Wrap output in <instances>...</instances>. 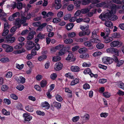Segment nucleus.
I'll list each match as a JSON object with an SVG mask.
<instances>
[{
	"label": "nucleus",
	"instance_id": "obj_45",
	"mask_svg": "<svg viewBox=\"0 0 124 124\" xmlns=\"http://www.w3.org/2000/svg\"><path fill=\"white\" fill-rule=\"evenodd\" d=\"M26 17L23 16H22L20 21L21 24L23 23L26 22Z\"/></svg>",
	"mask_w": 124,
	"mask_h": 124
},
{
	"label": "nucleus",
	"instance_id": "obj_32",
	"mask_svg": "<svg viewBox=\"0 0 124 124\" xmlns=\"http://www.w3.org/2000/svg\"><path fill=\"white\" fill-rule=\"evenodd\" d=\"M90 9L88 8H84L81 10V13L83 14H85L88 12Z\"/></svg>",
	"mask_w": 124,
	"mask_h": 124
},
{
	"label": "nucleus",
	"instance_id": "obj_42",
	"mask_svg": "<svg viewBox=\"0 0 124 124\" xmlns=\"http://www.w3.org/2000/svg\"><path fill=\"white\" fill-rule=\"evenodd\" d=\"M53 104L55 107L57 108H60L61 106V105L60 103L54 102L53 103Z\"/></svg>",
	"mask_w": 124,
	"mask_h": 124
},
{
	"label": "nucleus",
	"instance_id": "obj_57",
	"mask_svg": "<svg viewBox=\"0 0 124 124\" xmlns=\"http://www.w3.org/2000/svg\"><path fill=\"white\" fill-rule=\"evenodd\" d=\"M74 8V6L72 4H70L67 7V9L69 11L72 10Z\"/></svg>",
	"mask_w": 124,
	"mask_h": 124
},
{
	"label": "nucleus",
	"instance_id": "obj_8",
	"mask_svg": "<svg viewBox=\"0 0 124 124\" xmlns=\"http://www.w3.org/2000/svg\"><path fill=\"white\" fill-rule=\"evenodd\" d=\"M71 70L72 71L78 72L80 71V69L79 67L77 66H72L70 68Z\"/></svg>",
	"mask_w": 124,
	"mask_h": 124
},
{
	"label": "nucleus",
	"instance_id": "obj_56",
	"mask_svg": "<svg viewBox=\"0 0 124 124\" xmlns=\"http://www.w3.org/2000/svg\"><path fill=\"white\" fill-rule=\"evenodd\" d=\"M79 118V117L78 116H77L73 117L72 119V120L73 122H76L78 121Z\"/></svg>",
	"mask_w": 124,
	"mask_h": 124
},
{
	"label": "nucleus",
	"instance_id": "obj_1",
	"mask_svg": "<svg viewBox=\"0 0 124 124\" xmlns=\"http://www.w3.org/2000/svg\"><path fill=\"white\" fill-rule=\"evenodd\" d=\"M105 3V8L110 9V10H108V11L105 14H101L99 16V18L103 21L108 19L111 21L116 20L118 19V17L113 14L116 13V9H120L121 6L112 3L111 0H107Z\"/></svg>",
	"mask_w": 124,
	"mask_h": 124
},
{
	"label": "nucleus",
	"instance_id": "obj_52",
	"mask_svg": "<svg viewBox=\"0 0 124 124\" xmlns=\"http://www.w3.org/2000/svg\"><path fill=\"white\" fill-rule=\"evenodd\" d=\"M8 88V86L6 85H3L1 87V89L2 91H5L7 90Z\"/></svg>",
	"mask_w": 124,
	"mask_h": 124
},
{
	"label": "nucleus",
	"instance_id": "obj_24",
	"mask_svg": "<svg viewBox=\"0 0 124 124\" xmlns=\"http://www.w3.org/2000/svg\"><path fill=\"white\" fill-rule=\"evenodd\" d=\"M96 47L99 49H101L104 48V45L102 43H98L96 45Z\"/></svg>",
	"mask_w": 124,
	"mask_h": 124
},
{
	"label": "nucleus",
	"instance_id": "obj_48",
	"mask_svg": "<svg viewBox=\"0 0 124 124\" xmlns=\"http://www.w3.org/2000/svg\"><path fill=\"white\" fill-rule=\"evenodd\" d=\"M45 35L41 33H39L37 36V37L39 39H42L45 38Z\"/></svg>",
	"mask_w": 124,
	"mask_h": 124
},
{
	"label": "nucleus",
	"instance_id": "obj_53",
	"mask_svg": "<svg viewBox=\"0 0 124 124\" xmlns=\"http://www.w3.org/2000/svg\"><path fill=\"white\" fill-rule=\"evenodd\" d=\"M16 67L18 69H19L21 70L23 68L24 66V65L23 64H22L21 65H19V64H16Z\"/></svg>",
	"mask_w": 124,
	"mask_h": 124
},
{
	"label": "nucleus",
	"instance_id": "obj_21",
	"mask_svg": "<svg viewBox=\"0 0 124 124\" xmlns=\"http://www.w3.org/2000/svg\"><path fill=\"white\" fill-rule=\"evenodd\" d=\"M105 1L97 4L95 6L97 7H104L105 8Z\"/></svg>",
	"mask_w": 124,
	"mask_h": 124
},
{
	"label": "nucleus",
	"instance_id": "obj_55",
	"mask_svg": "<svg viewBox=\"0 0 124 124\" xmlns=\"http://www.w3.org/2000/svg\"><path fill=\"white\" fill-rule=\"evenodd\" d=\"M76 35V33L74 32L70 33L68 34V36L70 38H73Z\"/></svg>",
	"mask_w": 124,
	"mask_h": 124
},
{
	"label": "nucleus",
	"instance_id": "obj_23",
	"mask_svg": "<svg viewBox=\"0 0 124 124\" xmlns=\"http://www.w3.org/2000/svg\"><path fill=\"white\" fill-rule=\"evenodd\" d=\"M89 27L88 25L86 27H84L83 26H81L80 27V29L83 31L87 32L88 31H90V30L88 29Z\"/></svg>",
	"mask_w": 124,
	"mask_h": 124
},
{
	"label": "nucleus",
	"instance_id": "obj_44",
	"mask_svg": "<svg viewBox=\"0 0 124 124\" xmlns=\"http://www.w3.org/2000/svg\"><path fill=\"white\" fill-rule=\"evenodd\" d=\"M83 87L84 89L85 90H86L87 89H89L90 88V86L89 84L86 83L83 85Z\"/></svg>",
	"mask_w": 124,
	"mask_h": 124
},
{
	"label": "nucleus",
	"instance_id": "obj_27",
	"mask_svg": "<svg viewBox=\"0 0 124 124\" xmlns=\"http://www.w3.org/2000/svg\"><path fill=\"white\" fill-rule=\"evenodd\" d=\"M13 50V48L12 47L10 46L9 45L6 49V52H9L12 51Z\"/></svg>",
	"mask_w": 124,
	"mask_h": 124
},
{
	"label": "nucleus",
	"instance_id": "obj_38",
	"mask_svg": "<svg viewBox=\"0 0 124 124\" xmlns=\"http://www.w3.org/2000/svg\"><path fill=\"white\" fill-rule=\"evenodd\" d=\"M16 88L19 90L21 91L24 89V86L22 85H19L17 86Z\"/></svg>",
	"mask_w": 124,
	"mask_h": 124
},
{
	"label": "nucleus",
	"instance_id": "obj_19",
	"mask_svg": "<svg viewBox=\"0 0 124 124\" xmlns=\"http://www.w3.org/2000/svg\"><path fill=\"white\" fill-rule=\"evenodd\" d=\"M81 3V1L79 0H76L74 2L75 6L77 8H78L80 7Z\"/></svg>",
	"mask_w": 124,
	"mask_h": 124
},
{
	"label": "nucleus",
	"instance_id": "obj_37",
	"mask_svg": "<svg viewBox=\"0 0 124 124\" xmlns=\"http://www.w3.org/2000/svg\"><path fill=\"white\" fill-rule=\"evenodd\" d=\"M17 8L19 10L21 9L22 8V3L21 2L17 3Z\"/></svg>",
	"mask_w": 124,
	"mask_h": 124
},
{
	"label": "nucleus",
	"instance_id": "obj_2",
	"mask_svg": "<svg viewBox=\"0 0 124 124\" xmlns=\"http://www.w3.org/2000/svg\"><path fill=\"white\" fill-rule=\"evenodd\" d=\"M102 62L104 63L110 64L112 62V60L110 57H104L102 59Z\"/></svg>",
	"mask_w": 124,
	"mask_h": 124
},
{
	"label": "nucleus",
	"instance_id": "obj_11",
	"mask_svg": "<svg viewBox=\"0 0 124 124\" xmlns=\"http://www.w3.org/2000/svg\"><path fill=\"white\" fill-rule=\"evenodd\" d=\"M103 38L105 39L104 41L105 43H108L112 41L113 40V38L111 37H108V36L106 37L104 36Z\"/></svg>",
	"mask_w": 124,
	"mask_h": 124
},
{
	"label": "nucleus",
	"instance_id": "obj_31",
	"mask_svg": "<svg viewBox=\"0 0 124 124\" xmlns=\"http://www.w3.org/2000/svg\"><path fill=\"white\" fill-rule=\"evenodd\" d=\"M25 108L26 110L30 112H32L33 110V107L31 106H28Z\"/></svg>",
	"mask_w": 124,
	"mask_h": 124
},
{
	"label": "nucleus",
	"instance_id": "obj_51",
	"mask_svg": "<svg viewBox=\"0 0 124 124\" xmlns=\"http://www.w3.org/2000/svg\"><path fill=\"white\" fill-rule=\"evenodd\" d=\"M92 38H98V36L96 34V32L95 31H93L92 32Z\"/></svg>",
	"mask_w": 124,
	"mask_h": 124
},
{
	"label": "nucleus",
	"instance_id": "obj_9",
	"mask_svg": "<svg viewBox=\"0 0 124 124\" xmlns=\"http://www.w3.org/2000/svg\"><path fill=\"white\" fill-rule=\"evenodd\" d=\"M90 42L92 43H100L101 40L98 38H93L90 40Z\"/></svg>",
	"mask_w": 124,
	"mask_h": 124
},
{
	"label": "nucleus",
	"instance_id": "obj_54",
	"mask_svg": "<svg viewBox=\"0 0 124 124\" xmlns=\"http://www.w3.org/2000/svg\"><path fill=\"white\" fill-rule=\"evenodd\" d=\"M46 55H43L39 57L38 58V60L39 61H41L46 59Z\"/></svg>",
	"mask_w": 124,
	"mask_h": 124
},
{
	"label": "nucleus",
	"instance_id": "obj_6",
	"mask_svg": "<svg viewBox=\"0 0 124 124\" xmlns=\"http://www.w3.org/2000/svg\"><path fill=\"white\" fill-rule=\"evenodd\" d=\"M23 116L25 121H30L32 118V117L27 114H24Z\"/></svg>",
	"mask_w": 124,
	"mask_h": 124
},
{
	"label": "nucleus",
	"instance_id": "obj_43",
	"mask_svg": "<svg viewBox=\"0 0 124 124\" xmlns=\"http://www.w3.org/2000/svg\"><path fill=\"white\" fill-rule=\"evenodd\" d=\"M102 54L101 53L100 51L96 52L94 53L93 54V55L94 57L99 56Z\"/></svg>",
	"mask_w": 124,
	"mask_h": 124
},
{
	"label": "nucleus",
	"instance_id": "obj_29",
	"mask_svg": "<svg viewBox=\"0 0 124 124\" xmlns=\"http://www.w3.org/2000/svg\"><path fill=\"white\" fill-rule=\"evenodd\" d=\"M79 82L78 80L76 78L74 80H72L70 84V85H74L75 84L78 83Z\"/></svg>",
	"mask_w": 124,
	"mask_h": 124
},
{
	"label": "nucleus",
	"instance_id": "obj_40",
	"mask_svg": "<svg viewBox=\"0 0 124 124\" xmlns=\"http://www.w3.org/2000/svg\"><path fill=\"white\" fill-rule=\"evenodd\" d=\"M56 100L59 101H61L62 100V97L58 94H57L56 96Z\"/></svg>",
	"mask_w": 124,
	"mask_h": 124
},
{
	"label": "nucleus",
	"instance_id": "obj_30",
	"mask_svg": "<svg viewBox=\"0 0 124 124\" xmlns=\"http://www.w3.org/2000/svg\"><path fill=\"white\" fill-rule=\"evenodd\" d=\"M61 59V58L60 57L56 56L53 57V60L54 62H57L60 61Z\"/></svg>",
	"mask_w": 124,
	"mask_h": 124
},
{
	"label": "nucleus",
	"instance_id": "obj_33",
	"mask_svg": "<svg viewBox=\"0 0 124 124\" xmlns=\"http://www.w3.org/2000/svg\"><path fill=\"white\" fill-rule=\"evenodd\" d=\"M71 15L70 14H68L65 15L63 17L64 19L65 20H67L69 19L71 17Z\"/></svg>",
	"mask_w": 124,
	"mask_h": 124
},
{
	"label": "nucleus",
	"instance_id": "obj_36",
	"mask_svg": "<svg viewBox=\"0 0 124 124\" xmlns=\"http://www.w3.org/2000/svg\"><path fill=\"white\" fill-rule=\"evenodd\" d=\"M112 53L115 54L116 55H118L119 52L117 49L112 48Z\"/></svg>",
	"mask_w": 124,
	"mask_h": 124
},
{
	"label": "nucleus",
	"instance_id": "obj_64",
	"mask_svg": "<svg viewBox=\"0 0 124 124\" xmlns=\"http://www.w3.org/2000/svg\"><path fill=\"white\" fill-rule=\"evenodd\" d=\"M124 61L123 60H120L119 61H118V62H117V66L118 67H119L124 62Z\"/></svg>",
	"mask_w": 124,
	"mask_h": 124
},
{
	"label": "nucleus",
	"instance_id": "obj_61",
	"mask_svg": "<svg viewBox=\"0 0 124 124\" xmlns=\"http://www.w3.org/2000/svg\"><path fill=\"white\" fill-rule=\"evenodd\" d=\"M37 114L39 115L44 116L45 115L44 113L42 111H41L40 110H37L36 111Z\"/></svg>",
	"mask_w": 124,
	"mask_h": 124
},
{
	"label": "nucleus",
	"instance_id": "obj_26",
	"mask_svg": "<svg viewBox=\"0 0 124 124\" xmlns=\"http://www.w3.org/2000/svg\"><path fill=\"white\" fill-rule=\"evenodd\" d=\"M47 84L46 81L45 80H43L41 81L40 84L42 87H44L46 86Z\"/></svg>",
	"mask_w": 124,
	"mask_h": 124
},
{
	"label": "nucleus",
	"instance_id": "obj_15",
	"mask_svg": "<svg viewBox=\"0 0 124 124\" xmlns=\"http://www.w3.org/2000/svg\"><path fill=\"white\" fill-rule=\"evenodd\" d=\"M42 106L43 107L45 108L48 109L50 107V105L47 102H45L42 103Z\"/></svg>",
	"mask_w": 124,
	"mask_h": 124
},
{
	"label": "nucleus",
	"instance_id": "obj_18",
	"mask_svg": "<svg viewBox=\"0 0 124 124\" xmlns=\"http://www.w3.org/2000/svg\"><path fill=\"white\" fill-rule=\"evenodd\" d=\"M74 25L73 23H71L69 24L66 26V28L68 30L71 29L73 27Z\"/></svg>",
	"mask_w": 124,
	"mask_h": 124
},
{
	"label": "nucleus",
	"instance_id": "obj_49",
	"mask_svg": "<svg viewBox=\"0 0 124 124\" xmlns=\"http://www.w3.org/2000/svg\"><path fill=\"white\" fill-rule=\"evenodd\" d=\"M92 42H91L89 41L85 42L84 43V45L86 46L90 47L92 46Z\"/></svg>",
	"mask_w": 124,
	"mask_h": 124
},
{
	"label": "nucleus",
	"instance_id": "obj_35",
	"mask_svg": "<svg viewBox=\"0 0 124 124\" xmlns=\"http://www.w3.org/2000/svg\"><path fill=\"white\" fill-rule=\"evenodd\" d=\"M112 37L114 38H119L120 37V35L119 33H115L112 34Z\"/></svg>",
	"mask_w": 124,
	"mask_h": 124
},
{
	"label": "nucleus",
	"instance_id": "obj_17",
	"mask_svg": "<svg viewBox=\"0 0 124 124\" xmlns=\"http://www.w3.org/2000/svg\"><path fill=\"white\" fill-rule=\"evenodd\" d=\"M73 54L71 53H70L68 54L67 57L66 58V59L67 60H70L73 59H74V60H75V59L73 58Z\"/></svg>",
	"mask_w": 124,
	"mask_h": 124
},
{
	"label": "nucleus",
	"instance_id": "obj_13",
	"mask_svg": "<svg viewBox=\"0 0 124 124\" xmlns=\"http://www.w3.org/2000/svg\"><path fill=\"white\" fill-rule=\"evenodd\" d=\"M119 43L118 41H114L110 43V46L111 47H115L117 46H118V44Z\"/></svg>",
	"mask_w": 124,
	"mask_h": 124
},
{
	"label": "nucleus",
	"instance_id": "obj_3",
	"mask_svg": "<svg viewBox=\"0 0 124 124\" xmlns=\"http://www.w3.org/2000/svg\"><path fill=\"white\" fill-rule=\"evenodd\" d=\"M5 39H6V41L8 43H12L15 40V38L14 37H11V36L9 35L7 36Z\"/></svg>",
	"mask_w": 124,
	"mask_h": 124
},
{
	"label": "nucleus",
	"instance_id": "obj_39",
	"mask_svg": "<svg viewBox=\"0 0 124 124\" xmlns=\"http://www.w3.org/2000/svg\"><path fill=\"white\" fill-rule=\"evenodd\" d=\"M110 32V29L108 28H106L105 30L104 33L106 37H107L109 35Z\"/></svg>",
	"mask_w": 124,
	"mask_h": 124
},
{
	"label": "nucleus",
	"instance_id": "obj_62",
	"mask_svg": "<svg viewBox=\"0 0 124 124\" xmlns=\"http://www.w3.org/2000/svg\"><path fill=\"white\" fill-rule=\"evenodd\" d=\"M20 81L19 83H24L25 82V79L24 78L22 77V76L20 77Z\"/></svg>",
	"mask_w": 124,
	"mask_h": 124
},
{
	"label": "nucleus",
	"instance_id": "obj_7",
	"mask_svg": "<svg viewBox=\"0 0 124 124\" xmlns=\"http://www.w3.org/2000/svg\"><path fill=\"white\" fill-rule=\"evenodd\" d=\"M90 33V31H88L87 32L83 31H81L79 32V35L80 37H82L86 35H88Z\"/></svg>",
	"mask_w": 124,
	"mask_h": 124
},
{
	"label": "nucleus",
	"instance_id": "obj_4",
	"mask_svg": "<svg viewBox=\"0 0 124 124\" xmlns=\"http://www.w3.org/2000/svg\"><path fill=\"white\" fill-rule=\"evenodd\" d=\"M35 31H33L30 32L28 34V36L27 37V39L29 40L32 39L34 38V36L36 34Z\"/></svg>",
	"mask_w": 124,
	"mask_h": 124
},
{
	"label": "nucleus",
	"instance_id": "obj_22",
	"mask_svg": "<svg viewBox=\"0 0 124 124\" xmlns=\"http://www.w3.org/2000/svg\"><path fill=\"white\" fill-rule=\"evenodd\" d=\"M87 51V49L85 47H83L80 48L78 50L79 53L82 54L83 53H85Z\"/></svg>",
	"mask_w": 124,
	"mask_h": 124
},
{
	"label": "nucleus",
	"instance_id": "obj_28",
	"mask_svg": "<svg viewBox=\"0 0 124 124\" xmlns=\"http://www.w3.org/2000/svg\"><path fill=\"white\" fill-rule=\"evenodd\" d=\"M73 42V40L71 39H67L64 41V43L67 44H71Z\"/></svg>",
	"mask_w": 124,
	"mask_h": 124
},
{
	"label": "nucleus",
	"instance_id": "obj_20",
	"mask_svg": "<svg viewBox=\"0 0 124 124\" xmlns=\"http://www.w3.org/2000/svg\"><path fill=\"white\" fill-rule=\"evenodd\" d=\"M92 0H81L82 4L83 5H86L89 3Z\"/></svg>",
	"mask_w": 124,
	"mask_h": 124
},
{
	"label": "nucleus",
	"instance_id": "obj_41",
	"mask_svg": "<svg viewBox=\"0 0 124 124\" xmlns=\"http://www.w3.org/2000/svg\"><path fill=\"white\" fill-rule=\"evenodd\" d=\"M9 30L7 29H4L3 32L2 34V36H4L6 35L9 32Z\"/></svg>",
	"mask_w": 124,
	"mask_h": 124
},
{
	"label": "nucleus",
	"instance_id": "obj_14",
	"mask_svg": "<svg viewBox=\"0 0 124 124\" xmlns=\"http://www.w3.org/2000/svg\"><path fill=\"white\" fill-rule=\"evenodd\" d=\"M47 25L46 23H42L41 24H40L39 27L37 29V30H39L40 31H42L43 28L44 27H45Z\"/></svg>",
	"mask_w": 124,
	"mask_h": 124
},
{
	"label": "nucleus",
	"instance_id": "obj_34",
	"mask_svg": "<svg viewBox=\"0 0 124 124\" xmlns=\"http://www.w3.org/2000/svg\"><path fill=\"white\" fill-rule=\"evenodd\" d=\"M24 44V43H20L19 44L16 46L15 47L17 49L20 48L22 47V46Z\"/></svg>",
	"mask_w": 124,
	"mask_h": 124
},
{
	"label": "nucleus",
	"instance_id": "obj_63",
	"mask_svg": "<svg viewBox=\"0 0 124 124\" xmlns=\"http://www.w3.org/2000/svg\"><path fill=\"white\" fill-rule=\"evenodd\" d=\"M11 97L13 99L17 100L18 99L17 96L16 95L14 94H12L10 95Z\"/></svg>",
	"mask_w": 124,
	"mask_h": 124
},
{
	"label": "nucleus",
	"instance_id": "obj_25",
	"mask_svg": "<svg viewBox=\"0 0 124 124\" xmlns=\"http://www.w3.org/2000/svg\"><path fill=\"white\" fill-rule=\"evenodd\" d=\"M0 61L3 63L8 62L9 61V59L8 57H4L0 59Z\"/></svg>",
	"mask_w": 124,
	"mask_h": 124
},
{
	"label": "nucleus",
	"instance_id": "obj_5",
	"mask_svg": "<svg viewBox=\"0 0 124 124\" xmlns=\"http://www.w3.org/2000/svg\"><path fill=\"white\" fill-rule=\"evenodd\" d=\"M27 45L29 50L32 49L35 46L34 44L32 41H27Z\"/></svg>",
	"mask_w": 124,
	"mask_h": 124
},
{
	"label": "nucleus",
	"instance_id": "obj_58",
	"mask_svg": "<svg viewBox=\"0 0 124 124\" xmlns=\"http://www.w3.org/2000/svg\"><path fill=\"white\" fill-rule=\"evenodd\" d=\"M61 21L60 19L58 18H55L53 19V22L54 23H58Z\"/></svg>",
	"mask_w": 124,
	"mask_h": 124
},
{
	"label": "nucleus",
	"instance_id": "obj_50",
	"mask_svg": "<svg viewBox=\"0 0 124 124\" xmlns=\"http://www.w3.org/2000/svg\"><path fill=\"white\" fill-rule=\"evenodd\" d=\"M64 47V46L63 45H59L55 46V48L56 50H59L61 48H63Z\"/></svg>",
	"mask_w": 124,
	"mask_h": 124
},
{
	"label": "nucleus",
	"instance_id": "obj_10",
	"mask_svg": "<svg viewBox=\"0 0 124 124\" xmlns=\"http://www.w3.org/2000/svg\"><path fill=\"white\" fill-rule=\"evenodd\" d=\"M57 65L56 68H54V69L58 71L61 70L63 66L62 64L60 62L57 63Z\"/></svg>",
	"mask_w": 124,
	"mask_h": 124
},
{
	"label": "nucleus",
	"instance_id": "obj_47",
	"mask_svg": "<svg viewBox=\"0 0 124 124\" xmlns=\"http://www.w3.org/2000/svg\"><path fill=\"white\" fill-rule=\"evenodd\" d=\"M20 21L19 19H17L15 22V25L16 26H18V28L20 27L21 25L20 23Z\"/></svg>",
	"mask_w": 124,
	"mask_h": 124
},
{
	"label": "nucleus",
	"instance_id": "obj_46",
	"mask_svg": "<svg viewBox=\"0 0 124 124\" xmlns=\"http://www.w3.org/2000/svg\"><path fill=\"white\" fill-rule=\"evenodd\" d=\"M2 113L4 115H9L10 113L9 112H8L5 109H3L2 110Z\"/></svg>",
	"mask_w": 124,
	"mask_h": 124
},
{
	"label": "nucleus",
	"instance_id": "obj_59",
	"mask_svg": "<svg viewBox=\"0 0 124 124\" xmlns=\"http://www.w3.org/2000/svg\"><path fill=\"white\" fill-rule=\"evenodd\" d=\"M63 15V13L62 11H60L58 12L57 14V16L59 18H61L62 17Z\"/></svg>",
	"mask_w": 124,
	"mask_h": 124
},
{
	"label": "nucleus",
	"instance_id": "obj_12",
	"mask_svg": "<svg viewBox=\"0 0 124 124\" xmlns=\"http://www.w3.org/2000/svg\"><path fill=\"white\" fill-rule=\"evenodd\" d=\"M69 47H65L60 50L58 53V55L59 56H61L64 54L65 52V50L66 49H69Z\"/></svg>",
	"mask_w": 124,
	"mask_h": 124
},
{
	"label": "nucleus",
	"instance_id": "obj_60",
	"mask_svg": "<svg viewBox=\"0 0 124 124\" xmlns=\"http://www.w3.org/2000/svg\"><path fill=\"white\" fill-rule=\"evenodd\" d=\"M108 115V114L107 113H102L100 114V116L101 117H106Z\"/></svg>",
	"mask_w": 124,
	"mask_h": 124
},
{
	"label": "nucleus",
	"instance_id": "obj_16",
	"mask_svg": "<svg viewBox=\"0 0 124 124\" xmlns=\"http://www.w3.org/2000/svg\"><path fill=\"white\" fill-rule=\"evenodd\" d=\"M105 25L108 27H110L113 25V23L111 21H107L105 22L104 23Z\"/></svg>",
	"mask_w": 124,
	"mask_h": 124
}]
</instances>
